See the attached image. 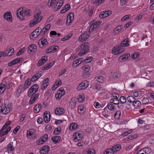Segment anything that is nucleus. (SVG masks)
Wrapping results in <instances>:
<instances>
[{"instance_id": "f257e3e1", "label": "nucleus", "mask_w": 154, "mask_h": 154, "mask_svg": "<svg viewBox=\"0 0 154 154\" xmlns=\"http://www.w3.org/2000/svg\"><path fill=\"white\" fill-rule=\"evenodd\" d=\"M12 109V104L9 103L7 105H2L0 106V114L6 115Z\"/></svg>"}, {"instance_id": "f03ea898", "label": "nucleus", "mask_w": 154, "mask_h": 154, "mask_svg": "<svg viewBox=\"0 0 154 154\" xmlns=\"http://www.w3.org/2000/svg\"><path fill=\"white\" fill-rule=\"evenodd\" d=\"M89 45L90 44L88 42L82 43L80 46V52L78 54V55L81 56L88 53L90 48Z\"/></svg>"}, {"instance_id": "7ed1b4c3", "label": "nucleus", "mask_w": 154, "mask_h": 154, "mask_svg": "<svg viewBox=\"0 0 154 154\" xmlns=\"http://www.w3.org/2000/svg\"><path fill=\"white\" fill-rule=\"evenodd\" d=\"M38 88V86L37 84L32 85L29 89L27 95L29 97H32L37 91Z\"/></svg>"}, {"instance_id": "20e7f679", "label": "nucleus", "mask_w": 154, "mask_h": 154, "mask_svg": "<svg viewBox=\"0 0 154 154\" xmlns=\"http://www.w3.org/2000/svg\"><path fill=\"white\" fill-rule=\"evenodd\" d=\"M89 84V82L87 80H84L82 83L79 84L77 89L78 91L84 90L88 87Z\"/></svg>"}, {"instance_id": "39448f33", "label": "nucleus", "mask_w": 154, "mask_h": 154, "mask_svg": "<svg viewBox=\"0 0 154 154\" xmlns=\"http://www.w3.org/2000/svg\"><path fill=\"white\" fill-rule=\"evenodd\" d=\"M43 18L42 16H40L38 17L34 18L31 21L29 24V27H32L35 25L39 22Z\"/></svg>"}, {"instance_id": "423d86ee", "label": "nucleus", "mask_w": 154, "mask_h": 154, "mask_svg": "<svg viewBox=\"0 0 154 154\" xmlns=\"http://www.w3.org/2000/svg\"><path fill=\"white\" fill-rule=\"evenodd\" d=\"M123 50V48H121L120 46L118 45L113 48L112 52L114 54H118L122 53Z\"/></svg>"}, {"instance_id": "0eeeda50", "label": "nucleus", "mask_w": 154, "mask_h": 154, "mask_svg": "<svg viewBox=\"0 0 154 154\" xmlns=\"http://www.w3.org/2000/svg\"><path fill=\"white\" fill-rule=\"evenodd\" d=\"M82 132L79 131L75 133L73 135L74 140L75 142H78L81 140L83 137Z\"/></svg>"}, {"instance_id": "6e6552de", "label": "nucleus", "mask_w": 154, "mask_h": 154, "mask_svg": "<svg viewBox=\"0 0 154 154\" xmlns=\"http://www.w3.org/2000/svg\"><path fill=\"white\" fill-rule=\"evenodd\" d=\"M3 18L9 22H12V17L11 12L7 11L5 12L3 15Z\"/></svg>"}, {"instance_id": "1a4fd4ad", "label": "nucleus", "mask_w": 154, "mask_h": 154, "mask_svg": "<svg viewBox=\"0 0 154 154\" xmlns=\"http://www.w3.org/2000/svg\"><path fill=\"white\" fill-rule=\"evenodd\" d=\"M101 23L102 21L101 20L97 21L93 23H92V25L90 26L89 28V32H90L91 31H92L94 29H95V30L96 31L98 28L97 27L98 25L100 24Z\"/></svg>"}, {"instance_id": "9d476101", "label": "nucleus", "mask_w": 154, "mask_h": 154, "mask_svg": "<svg viewBox=\"0 0 154 154\" xmlns=\"http://www.w3.org/2000/svg\"><path fill=\"white\" fill-rule=\"evenodd\" d=\"M92 31L88 32H84L83 34H81L79 37V39L80 41L83 40V41L86 40L90 37V35L89 33H90Z\"/></svg>"}, {"instance_id": "9b49d317", "label": "nucleus", "mask_w": 154, "mask_h": 154, "mask_svg": "<svg viewBox=\"0 0 154 154\" xmlns=\"http://www.w3.org/2000/svg\"><path fill=\"white\" fill-rule=\"evenodd\" d=\"M41 30L42 29L40 27L37 28L31 33V36L32 37L36 38L41 34L40 32H39V31L41 32Z\"/></svg>"}, {"instance_id": "f8f14e48", "label": "nucleus", "mask_w": 154, "mask_h": 154, "mask_svg": "<svg viewBox=\"0 0 154 154\" xmlns=\"http://www.w3.org/2000/svg\"><path fill=\"white\" fill-rule=\"evenodd\" d=\"M82 68L84 69L83 76L86 77L89 76L90 75V73L89 72L90 69V66H85L82 67Z\"/></svg>"}, {"instance_id": "ddd939ff", "label": "nucleus", "mask_w": 154, "mask_h": 154, "mask_svg": "<svg viewBox=\"0 0 154 154\" xmlns=\"http://www.w3.org/2000/svg\"><path fill=\"white\" fill-rule=\"evenodd\" d=\"M50 113L48 111H45L44 113V120L46 123L48 122L51 118Z\"/></svg>"}, {"instance_id": "4468645a", "label": "nucleus", "mask_w": 154, "mask_h": 154, "mask_svg": "<svg viewBox=\"0 0 154 154\" xmlns=\"http://www.w3.org/2000/svg\"><path fill=\"white\" fill-rule=\"evenodd\" d=\"M111 10H106L105 11L101 12L99 15V17L101 19H102L107 17L111 14Z\"/></svg>"}, {"instance_id": "2eb2a0df", "label": "nucleus", "mask_w": 154, "mask_h": 154, "mask_svg": "<svg viewBox=\"0 0 154 154\" xmlns=\"http://www.w3.org/2000/svg\"><path fill=\"white\" fill-rule=\"evenodd\" d=\"M50 149L49 147L48 146H45L42 147L40 150L41 154H46L48 153Z\"/></svg>"}, {"instance_id": "dca6fc26", "label": "nucleus", "mask_w": 154, "mask_h": 154, "mask_svg": "<svg viewBox=\"0 0 154 154\" xmlns=\"http://www.w3.org/2000/svg\"><path fill=\"white\" fill-rule=\"evenodd\" d=\"M48 60V57L46 56H43L38 61L37 64V66H39L42 65Z\"/></svg>"}, {"instance_id": "f3484780", "label": "nucleus", "mask_w": 154, "mask_h": 154, "mask_svg": "<svg viewBox=\"0 0 154 154\" xmlns=\"http://www.w3.org/2000/svg\"><path fill=\"white\" fill-rule=\"evenodd\" d=\"M35 131L34 129H30L29 131H27V136H30L32 137L35 138L36 134H35Z\"/></svg>"}, {"instance_id": "a211bd4d", "label": "nucleus", "mask_w": 154, "mask_h": 154, "mask_svg": "<svg viewBox=\"0 0 154 154\" xmlns=\"http://www.w3.org/2000/svg\"><path fill=\"white\" fill-rule=\"evenodd\" d=\"M37 47L34 44H32L28 47V51L31 52H35L36 51Z\"/></svg>"}, {"instance_id": "6ab92c4d", "label": "nucleus", "mask_w": 154, "mask_h": 154, "mask_svg": "<svg viewBox=\"0 0 154 154\" xmlns=\"http://www.w3.org/2000/svg\"><path fill=\"white\" fill-rule=\"evenodd\" d=\"M149 149L146 147L139 150L136 154H148V152Z\"/></svg>"}, {"instance_id": "aec40b11", "label": "nucleus", "mask_w": 154, "mask_h": 154, "mask_svg": "<svg viewBox=\"0 0 154 154\" xmlns=\"http://www.w3.org/2000/svg\"><path fill=\"white\" fill-rule=\"evenodd\" d=\"M64 109L62 108H58L56 109L55 113L57 115H61L64 113Z\"/></svg>"}, {"instance_id": "412c9836", "label": "nucleus", "mask_w": 154, "mask_h": 154, "mask_svg": "<svg viewBox=\"0 0 154 154\" xmlns=\"http://www.w3.org/2000/svg\"><path fill=\"white\" fill-rule=\"evenodd\" d=\"M129 41L128 38H126L122 42L120 46L122 47H127L129 46Z\"/></svg>"}, {"instance_id": "4be33fe9", "label": "nucleus", "mask_w": 154, "mask_h": 154, "mask_svg": "<svg viewBox=\"0 0 154 154\" xmlns=\"http://www.w3.org/2000/svg\"><path fill=\"white\" fill-rule=\"evenodd\" d=\"M61 137L59 136L53 137L51 138L52 141L55 144L58 143L60 141Z\"/></svg>"}, {"instance_id": "5701e85b", "label": "nucleus", "mask_w": 154, "mask_h": 154, "mask_svg": "<svg viewBox=\"0 0 154 154\" xmlns=\"http://www.w3.org/2000/svg\"><path fill=\"white\" fill-rule=\"evenodd\" d=\"M31 81H32L31 79H28L26 80L25 83L23 87V88L24 89V90L28 88L29 86L30 85Z\"/></svg>"}, {"instance_id": "b1692460", "label": "nucleus", "mask_w": 154, "mask_h": 154, "mask_svg": "<svg viewBox=\"0 0 154 154\" xmlns=\"http://www.w3.org/2000/svg\"><path fill=\"white\" fill-rule=\"evenodd\" d=\"M133 105L136 109H140L141 106V102L139 100H136L133 103Z\"/></svg>"}, {"instance_id": "393cba45", "label": "nucleus", "mask_w": 154, "mask_h": 154, "mask_svg": "<svg viewBox=\"0 0 154 154\" xmlns=\"http://www.w3.org/2000/svg\"><path fill=\"white\" fill-rule=\"evenodd\" d=\"M42 108V105L41 104L36 105L34 107V112L35 113L38 112Z\"/></svg>"}, {"instance_id": "a878e982", "label": "nucleus", "mask_w": 154, "mask_h": 154, "mask_svg": "<svg viewBox=\"0 0 154 154\" xmlns=\"http://www.w3.org/2000/svg\"><path fill=\"white\" fill-rule=\"evenodd\" d=\"M13 142L11 143H10L7 145V150L8 153L11 152V151H13L14 150V147L12 144Z\"/></svg>"}, {"instance_id": "bb28decb", "label": "nucleus", "mask_w": 154, "mask_h": 154, "mask_svg": "<svg viewBox=\"0 0 154 154\" xmlns=\"http://www.w3.org/2000/svg\"><path fill=\"white\" fill-rule=\"evenodd\" d=\"M78 127V125L77 123H72L70 126L69 127V129L72 131H74L77 129Z\"/></svg>"}, {"instance_id": "cd10ccee", "label": "nucleus", "mask_w": 154, "mask_h": 154, "mask_svg": "<svg viewBox=\"0 0 154 154\" xmlns=\"http://www.w3.org/2000/svg\"><path fill=\"white\" fill-rule=\"evenodd\" d=\"M74 14L72 12H70L68 14L67 16V20H69L70 22H72L74 19Z\"/></svg>"}, {"instance_id": "c85d7f7f", "label": "nucleus", "mask_w": 154, "mask_h": 154, "mask_svg": "<svg viewBox=\"0 0 154 154\" xmlns=\"http://www.w3.org/2000/svg\"><path fill=\"white\" fill-rule=\"evenodd\" d=\"M130 56V55L128 54L122 55L119 57V59L120 61H121V60H122L123 61H125L128 59V58Z\"/></svg>"}, {"instance_id": "c756f323", "label": "nucleus", "mask_w": 154, "mask_h": 154, "mask_svg": "<svg viewBox=\"0 0 154 154\" xmlns=\"http://www.w3.org/2000/svg\"><path fill=\"white\" fill-rule=\"evenodd\" d=\"M138 135L136 134H131L128 136L126 138V140H129L132 139H135L137 137Z\"/></svg>"}, {"instance_id": "7c9ffc66", "label": "nucleus", "mask_w": 154, "mask_h": 154, "mask_svg": "<svg viewBox=\"0 0 154 154\" xmlns=\"http://www.w3.org/2000/svg\"><path fill=\"white\" fill-rule=\"evenodd\" d=\"M59 49V47L57 46H52L49 48L50 52L54 53L57 51Z\"/></svg>"}, {"instance_id": "2f4dec72", "label": "nucleus", "mask_w": 154, "mask_h": 154, "mask_svg": "<svg viewBox=\"0 0 154 154\" xmlns=\"http://www.w3.org/2000/svg\"><path fill=\"white\" fill-rule=\"evenodd\" d=\"M17 11V16L20 20H23L24 19L23 13V12L22 11H20L19 13V10Z\"/></svg>"}, {"instance_id": "473e14b6", "label": "nucleus", "mask_w": 154, "mask_h": 154, "mask_svg": "<svg viewBox=\"0 0 154 154\" xmlns=\"http://www.w3.org/2000/svg\"><path fill=\"white\" fill-rule=\"evenodd\" d=\"M121 145L120 144H117L113 146L112 148L113 149L114 152L118 151L121 148Z\"/></svg>"}, {"instance_id": "72a5a7b5", "label": "nucleus", "mask_w": 154, "mask_h": 154, "mask_svg": "<svg viewBox=\"0 0 154 154\" xmlns=\"http://www.w3.org/2000/svg\"><path fill=\"white\" fill-rule=\"evenodd\" d=\"M112 103H108L106 107L110 110L112 111L115 110L116 108L114 105Z\"/></svg>"}, {"instance_id": "f704fd0d", "label": "nucleus", "mask_w": 154, "mask_h": 154, "mask_svg": "<svg viewBox=\"0 0 154 154\" xmlns=\"http://www.w3.org/2000/svg\"><path fill=\"white\" fill-rule=\"evenodd\" d=\"M11 130V127H9L6 129V130L4 131L1 132V131H0V137H2L4 136V135L7 134L8 132Z\"/></svg>"}, {"instance_id": "c9c22d12", "label": "nucleus", "mask_w": 154, "mask_h": 154, "mask_svg": "<svg viewBox=\"0 0 154 154\" xmlns=\"http://www.w3.org/2000/svg\"><path fill=\"white\" fill-rule=\"evenodd\" d=\"M38 43L41 44L43 46H46L48 44V42L46 39H43L42 38L38 42Z\"/></svg>"}, {"instance_id": "e433bc0d", "label": "nucleus", "mask_w": 154, "mask_h": 154, "mask_svg": "<svg viewBox=\"0 0 154 154\" xmlns=\"http://www.w3.org/2000/svg\"><path fill=\"white\" fill-rule=\"evenodd\" d=\"M119 103V100L118 98H112L110 100V103L114 104H117Z\"/></svg>"}, {"instance_id": "4c0bfd02", "label": "nucleus", "mask_w": 154, "mask_h": 154, "mask_svg": "<svg viewBox=\"0 0 154 154\" xmlns=\"http://www.w3.org/2000/svg\"><path fill=\"white\" fill-rule=\"evenodd\" d=\"M6 50L9 52V53H8L7 54L9 56H11L14 53V49L12 48H7Z\"/></svg>"}, {"instance_id": "58836bf2", "label": "nucleus", "mask_w": 154, "mask_h": 154, "mask_svg": "<svg viewBox=\"0 0 154 154\" xmlns=\"http://www.w3.org/2000/svg\"><path fill=\"white\" fill-rule=\"evenodd\" d=\"M114 153L113 149L112 148L107 149L104 152L103 154H113Z\"/></svg>"}, {"instance_id": "ea45409f", "label": "nucleus", "mask_w": 154, "mask_h": 154, "mask_svg": "<svg viewBox=\"0 0 154 154\" xmlns=\"http://www.w3.org/2000/svg\"><path fill=\"white\" fill-rule=\"evenodd\" d=\"M127 99L129 102L132 103H133L136 100V99L132 96H128L127 98Z\"/></svg>"}, {"instance_id": "a19ab883", "label": "nucleus", "mask_w": 154, "mask_h": 154, "mask_svg": "<svg viewBox=\"0 0 154 154\" xmlns=\"http://www.w3.org/2000/svg\"><path fill=\"white\" fill-rule=\"evenodd\" d=\"M121 114V111H116L114 115V118L116 119H119L120 118Z\"/></svg>"}, {"instance_id": "79ce46f5", "label": "nucleus", "mask_w": 154, "mask_h": 154, "mask_svg": "<svg viewBox=\"0 0 154 154\" xmlns=\"http://www.w3.org/2000/svg\"><path fill=\"white\" fill-rule=\"evenodd\" d=\"M95 79L100 83H102L103 81V78L102 76L96 77L95 78Z\"/></svg>"}, {"instance_id": "37998d69", "label": "nucleus", "mask_w": 154, "mask_h": 154, "mask_svg": "<svg viewBox=\"0 0 154 154\" xmlns=\"http://www.w3.org/2000/svg\"><path fill=\"white\" fill-rule=\"evenodd\" d=\"M60 132L61 127L60 126H59L54 129V134H58L60 133Z\"/></svg>"}, {"instance_id": "c03bdc74", "label": "nucleus", "mask_w": 154, "mask_h": 154, "mask_svg": "<svg viewBox=\"0 0 154 154\" xmlns=\"http://www.w3.org/2000/svg\"><path fill=\"white\" fill-rule=\"evenodd\" d=\"M119 100L121 103H125L126 101V98L124 96H121L120 97Z\"/></svg>"}, {"instance_id": "a18cd8bd", "label": "nucleus", "mask_w": 154, "mask_h": 154, "mask_svg": "<svg viewBox=\"0 0 154 154\" xmlns=\"http://www.w3.org/2000/svg\"><path fill=\"white\" fill-rule=\"evenodd\" d=\"M9 84V83L8 80V79H6V80H3L1 84L2 85H4V86H5V87L6 88L7 85H8Z\"/></svg>"}, {"instance_id": "49530a36", "label": "nucleus", "mask_w": 154, "mask_h": 154, "mask_svg": "<svg viewBox=\"0 0 154 154\" xmlns=\"http://www.w3.org/2000/svg\"><path fill=\"white\" fill-rule=\"evenodd\" d=\"M122 27V25L118 26L116 27L115 29V32L117 33L120 32Z\"/></svg>"}, {"instance_id": "de8ad7c7", "label": "nucleus", "mask_w": 154, "mask_h": 154, "mask_svg": "<svg viewBox=\"0 0 154 154\" xmlns=\"http://www.w3.org/2000/svg\"><path fill=\"white\" fill-rule=\"evenodd\" d=\"M45 142V140H43L42 138L41 137L36 141V143L37 145H39L44 143Z\"/></svg>"}, {"instance_id": "09e8293b", "label": "nucleus", "mask_w": 154, "mask_h": 154, "mask_svg": "<svg viewBox=\"0 0 154 154\" xmlns=\"http://www.w3.org/2000/svg\"><path fill=\"white\" fill-rule=\"evenodd\" d=\"M56 2V0H49L48 3V6L51 7Z\"/></svg>"}, {"instance_id": "8fccbe9b", "label": "nucleus", "mask_w": 154, "mask_h": 154, "mask_svg": "<svg viewBox=\"0 0 154 154\" xmlns=\"http://www.w3.org/2000/svg\"><path fill=\"white\" fill-rule=\"evenodd\" d=\"M95 151L93 149H91L88 150V151H86V154H95Z\"/></svg>"}, {"instance_id": "3c124183", "label": "nucleus", "mask_w": 154, "mask_h": 154, "mask_svg": "<svg viewBox=\"0 0 154 154\" xmlns=\"http://www.w3.org/2000/svg\"><path fill=\"white\" fill-rule=\"evenodd\" d=\"M63 3V0H61L59 3V5H58V7H55V10H59L61 7L62 6Z\"/></svg>"}, {"instance_id": "603ef678", "label": "nucleus", "mask_w": 154, "mask_h": 154, "mask_svg": "<svg viewBox=\"0 0 154 154\" xmlns=\"http://www.w3.org/2000/svg\"><path fill=\"white\" fill-rule=\"evenodd\" d=\"M80 63L79 62V61L78 60V59L75 60L73 63L72 64V66L74 67H76L78 65H79L80 64Z\"/></svg>"}, {"instance_id": "864d4df0", "label": "nucleus", "mask_w": 154, "mask_h": 154, "mask_svg": "<svg viewBox=\"0 0 154 154\" xmlns=\"http://www.w3.org/2000/svg\"><path fill=\"white\" fill-rule=\"evenodd\" d=\"M85 99L84 96L81 95H79L78 98V100L79 102L81 103Z\"/></svg>"}, {"instance_id": "5fc2aeb1", "label": "nucleus", "mask_w": 154, "mask_h": 154, "mask_svg": "<svg viewBox=\"0 0 154 154\" xmlns=\"http://www.w3.org/2000/svg\"><path fill=\"white\" fill-rule=\"evenodd\" d=\"M5 86H4V85L1 84L0 85V94H2L5 91Z\"/></svg>"}, {"instance_id": "6e6d98bb", "label": "nucleus", "mask_w": 154, "mask_h": 154, "mask_svg": "<svg viewBox=\"0 0 154 154\" xmlns=\"http://www.w3.org/2000/svg\"><path fill=\"white\" fill-rule=\"evenodd\" d=\"M9 52H8V51H5V52L1 51L0 52V57H1L2 56H3V57H5L7 56H8V53Z\"/></svg>"}, {"instance_id": "4d7b16f0", "label": "nucleus", "mask_w": 154, "mask_h": 154, "mask_svg": "<svg viewBox=\"0 0 154 154\" xmlns=\"http://www.w3.org/2000/svg\"><path fill=\"white\" fill-rule=\"evenodd\" d=\"M24 51L25 49L24 48L21 49H20L17 53L16 54L17 56H19L23 54L24 53Z\"/></svg>"}, {"instance_id": "13d9d810", "label": "nucleus", "mask_w": 154, "mask_h": 154, "mask_svg": "<svg viewBox=\"0 0 154 154\" xmlns=\"http://www.w3.org/2000/svg\"><path fill=\"white\" fill-rule=\"evenodd\" d=\"M93 58L92 57H88L86 58L84 60V63H88L90 62L92 60Z\"/></svg>"}, {"instance_id": "bf43d9fd", "label": "nucleus", "mask_w": 154, "mask_h": 154, "mask_svg": "<svg viewBox=\"0 0 154 154\" xmlns=\"http://www.w3.org/2000/svg\"><path fill=\"white\" fill-rule=\"evenodd\" d=\"M120 76V74L119 73L115 72L114 73L113 78L115 79H118Z\"/></svg>"}, {"instance_id": "052dcab7", "label": "nucleus", "mask_w": 154, "mask_h": 154, "mask_svg": "<svg viewBox=\"0 0 154 154\" xmlns=\"http://www.w3.org/2000/svg\"><path fill=\"white\" fill-rule=\"evenodd\" d=\"M62 95L60 94V92H57V94L56 95V98L57 100H59L62 97Z\"/></svg>"}, {"instance_id": "680f3d73", "label": "nucleus", "mask_w": 154, "mask_h": 154, "mask_svg": "<svg viewBox=\"0 0 154 154\" xmlns=\"http://www.w3.org/2000/svg\"><path fill=\"white\" fill-rule=\"evenodd\" d=\"M41 13L39 11H36L34 14V18H36L37 17H39L40 16Z\"/></svg>"}, {"instance_id": "e2e57ef3", "label": "nucleus", "mask_w": 154, "mask_h": 154, "mask_svg": "<svg viewBox=\"0 0 154 154\" xmlns=\"http://www.w3.org/2000/svg\"><path fill=\"white\" fill-rule=\"evenodd\" d=\"M38 75L36 74V73L32 76V77L31 80L32 82H34L38 80Z\"/></svg>"}, {"instance_id": "0e129e2a", "label": "nucleus", "mask_w": 154, "mask_h": 154, "mask_svg": "<svg viewBox=\"0 0 154 154\" xmlns=\"http://www.w3.org/2000/svg\"><path fill=\"white\" fill-rule=\"evenodd\" d=\"M142 103L143 104H146L148 103L149 100L146 97H144L142 100Z\"/></svg>"}, {"instance_id": "69168bd1", "label": "nucleus", "mask_w": 154, "mask_h": 154, "mask_svg": "<svg viewBox=\"0 0 154 154\" xmlns=\"http://www.w3.org/2000/svg\"><path fill=\"white\" fill-rule=\"evenodd\" d=\"M54 14H52L47 20L46 22L49 23L54 18Z\"/></svg>"}, {"instance_id": "338daca9", "label": "nucleus", "mask_w": 154, "mask_h": 154, "mask_svg": "<svg viewBox=\"0 0 154 154\" xmlns=\"http://www.w3.org/2000/svg\"><path fill=\"white\" fill-rule=\"evenodd\" d=\"M54 61H53L50 62V63L47 64L46 66H47V68L48 69L51 67L54 64Z\"/></svg>"}, {"instance_id": "774afa93", "label": "nucleus", "mask_w": 154, "mask_h": 154, "mask_svg": "<svg viewBox=\"0 0 154 154\" xmlns=\"http://www.w3.org/2000/svg\"><path fill=\"white\" fill-rule=\"evenodd\" d=\"M56 86V87H58L59 85H60L61 84V80H60L59 81H56L54 84Z\"/></svg>"}]
</instances>
